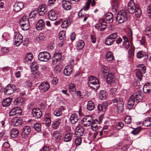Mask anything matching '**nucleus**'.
<instances>
[{"label":"nucleus","instance_id":"nucleus-1","mask_svg":"<svg viewBox=\"0 0 151 151\" xmlns=\"http://www.w3.org/2000/svg\"><path fill=\"white\" fill-rule=\"evenodd\" d=\"M106 19H101L99 21V23L96 24L95 27L98 30L102 31L105 29L106 27V20L108 21L109 23H111L113 21V14L111 13H108L106 14Z\"/></svg>","mask_w":151,"mask_h":151},{"label":"nucleus","instance_id":"nucleus-2","mask_svg":"<svg viewBox=\"0 0 151 151\" xmlns=\"http://www.w3.org/2000/svg\"><path fill=\"white\" fill-rule=\"evenodd\" d=\"M128 11L130 13H133L135 12L136 16L140 17L141 15V11L139 7V5L135 4L132 0H131L128 4Z\"/></svg>","mask_w":151,"mask_h":151},{"label":"nucleus","instance_id":"nucleus-3","mask_svg":"<svg viewBox=\"0 0 151 151\" xmlns=\"http://www.w3.org/2000/svg\"><path fill=\"white\" fill-rule=\"evenodd\" d=\"M88 84L89 87L93 89H97L99 86V83L98 79L93 76H91L88 78Z\"/></svg>","mask_w":151,"mask_h":151},{"label":"nucleus","instance_id":"nucleus-4","mask_svg":"<svg viewBox=\"0 0 151 151\" xmlns=\"http://www.w3.org/2000/svg\"><path fill=\"white\" fill-rule=\"evenodd\" d=\"M116 18V21L119 23H123L127 19V13L125 11H120L118 13Z\"/></svg>","mask_w":151,"mask_h":151},{"label":"nucleus","instance_id":"nucleus-5","mask_svg":"<svg viewBox=\"0 0 151 151\" xmlns=\"http://www.w3.org/2000/svg\"><path fill=\"white\" fill-rule=\"evenodd\" d=\"M117 36L116 32L112 33L106 38L105 43L107 45H111L115 41Z\"/></svg>","mask_w":151,"mask_h":151},{"label":"nucleus","instance_id":"nucleus-6","mask_svg":"<svg viewBox=\"0 0 151 151\" xmlns=\"http://www.w3.org/2000/svg\"><path fill=\"white\" fill-rule=\"evenodd\" d=\"M146 70L145 66L144 65H141L138 67L136 71V75L140 81L142 80L143 74L146 73Z\"/></svg>","mask_w":151,"mask_h":151},{"label":"nucleus","instance_id":"nucleus-7","mask_svg":"<svg viewBox=\"0 0 151 151\" xmlns=\"http://www.w3.org/2000/svg\"><path fill=\"white\" fill-rule=\"evenodd\" d=\"M50 58V54L47 52L46 51L40 53L38 55L39 60L42 61H47Z\"/></svg>","mask_w":151,"mask_h":151},{"label":"nucleus","instance_id":"nucleus-8","mask_svg":"<svg viewBox=\"0 0 151 151\" xmlns=\"http://www.w3.org/2000/svg\"><path fill=\"white\" fill-rule=\"evenodd\" d=\"M92 121V118L91 116H87L83 118L81 123L84 127H87L91 125Z\"/></svg>","mask_w":151,"mask_h":151},{"label":"nucleus","instance_id":"nucleus-9","mask_svg":"<svg viewBox=\"0 0 151 151\" xmlns=\"http://www.w3.org/2000/svg\"><path fill=\"white\" fill-rule=\"evenodd\" d=\"M16 90V87L14 85H9L5 88L4 92L6 94L9 95L12 94Z\"/></svg>","mask_w":151,"mask_h":151},{"label":"nucleus","instance_id":"nucleus-10","mask_svg":"<svg viewBox=\"0 0 151 151\" xmlns=\"http://www.w3.org/2000/svg\"><path fill=\"white\" fill-rule=\"evenodd\" d=\"M32 113L33 116L36 119L40 118L42 115L41 110L38 108H35L32 109Z\"/></svg>","mask_w":151,"mask_h":151},{"label":"nucleus","instance_id":"nucleus-11","mask_svg":"<svg viewBox=\"0 0 151 151\" xmlns=\"http://www.w3.org/2000/svg\"><path fill=\"white\" fill-rule=\"evenodd\" d=\"M14 37L15 44L17 46H19L22 42V36L19 33H15Z\"/></svg>","mask_w":151,"mask_h":151},{"label":"nucleus","instance_id":"nucleus-12","mask_svg":"<svg viewBox=\"0 0 151 151\" xmlns=\"http://www.w3.org/2000/svg\"><path fill=\"white\" fill-rule=\"evenodd\" d=\"M22 112V110L20 107H15L10 111L9 112V115L10 116H12L17 114L20 115Z\"/></svg>","mask_w":151,"mask_h":151},{"label":"nucleus","instance_id":"nucleus-13","mask_svg":"<svg viewBox=\"0 0 151 151\" xmlns=\"http://www.w3.org/2000/svg\"><path fill=\"white\" fill-rule=\"evenodd\" d=\"M134 97L136 102L138 103L141 101L143 98L142 91L139 90L136 92L134 95Z\"/></svg>","mask_w":151,"mask_h":151},{"label":"nucleus","instance_id":"nucleus-14","mask_svg":"<svg viewBox=\"0 0 151 151\" xmlns=\"http://www.w3.org/2000/svg\"><path fill=\"white\" fill-rule=\"evenodd\" d=\"M50 87V85L48 83L43 82L39 86V88L42 92H45L48 90Z\"/></svg>","mask_w":151,"mask_h":151},{"label":"nucleus","instance_id":"nucleus-15","mask_svg":"<svg viewBox=\"0 0 151 151\" xmlns=\"http://www.w3.org/2000/svg\"><path fill=\"white\" fill-rule=\"evenodd\" d=\"M23 123L22 120L17 117L13 118L11 120V124L14 127H19Z\"/></svg>","mask_w":151,"mask_h":151},{"label":"nucleus","instance_id":"nucleus-16","mask_svg":"<svg viewBox=\"0 0 151 151\" xmlns=\"http://www.w3.org/2000/svg\"><path fill=\"white\" fill-rule=\"evenodd\" d=\"M30 127L28 126H24L22 129V137L25 138L27 137L28 135L31 131Z\"/></svg>","mask_w":151,"mask_h":151},{"label":"nucleus","instance_id":"nucleus-17","mask_svg":"<svg viewBox=\"0 0 151 151\" xmlns=\"http://www.w3.org/2000/svg\"><path fill=\"white\" fill-rule=\"evenodd\" d=\"M13 6L14 11L16 12H18L23 8L24 4L22 2H17L14 4Z\"/></svg>","mask_w":151,"mask_h":151},{"label":"nucleus","instance_id":"nucleus-18","mask_svg":"<svg viewBox=\"0 0 151 151\" xmlns=\"http://www.w3.org/2000/svg\"><path fill=\"white\" fill-rule=\"evenodd\" d=\"M46 7V6L44 4L41 5L39 6L38 11L40 15L44 16L47 11Z\"/></svg>","mask_w":151,"mask_h":151},{"label":"nucleus","instance_id":"nucleus-19","mask_svg":"<svg viewBox=\"0 0 151 151\" xmlns=\"http://www.w3.org/2000/svg\"><path fill=\"white\" fill-rule=\"evenodd\" d=\"M48 18L51 21L55 20L57 19V14L56 12L53 10L50 11L48 14Z\"/></svg>","mask_w":151,"mask_h":151},{"label":"nucleus","instance_id":"nucleus-20","mask_svg":"<svg viewBox=\"0 0 151 151\" xmlns=\"http://www.w3.org/2000/svg\"><path fill=\"white\" fill-rule=\"evenodd\" d=\"M84 131L83 127L80 125L78 126L76 129L75 134L78 136L80 137L83 134Z\"/></svg>","mask_w":151,"mask_h":151},{"label":"nucleus","instance_id":"nucleus-21","mask_svg":"<svg viewBox=\"0 0 151 151\" xmlns=\"http://www.w3.org/2000/svg\"><path fill=\"white\" fill-rule=\"evenodd\" d=\"M71 0H63L62 4L63 8L65 9L69 10L71 8Z\"/></svg>","mask_w":151,"mask_h":151},{"label":"nucleus","instance_id":"nucleus-22","mask_svg":"<svg viewBox=\"0 0 151 151\" xmlns=\"http://www.w3.org/2000/svg\"><path fill=\"white\" fill-rule=\"evenodd\" d=\"M114 73L113 72L109 73L107 75L106 81L109 84H111L114 80Z\"/></svg>","mask_w":151,"mask_h":151},{"label":"nucleus","instance_id":"nucleus-23","mask_svg":"<svg viewBox=\"0 0 151 151\" xmlns=\"http://www.w3.org/2000/svg\"><path fill=\"white\" fill-rule=\"evenodd\" d=\"M45 26V23L42 19L39 20L36 24V28L38 30L43 29Z\"/></svg>","mask_w":151,"mask_h":151},{"label":"nucleus","instance_id":"nucleus-24","mask_svg":"<svg viewBox=\"0 0 151 151\" xmlns=\"http://www.w3.org/2000/svg\"><path fill=\"white\" fill-rule=\"evenodd\" d=\"M135 100L134 97V95H132L129 98L128 102V107L129 109L132 108L134 104Z\"/></svg>","mask_w":151,"mask_h":151},{"label":"nucleus","instance_id":"nucleus-25","mask_svg":"<svg viewBox=\"0 0 151 151\" xmlns=\"http://www.w3.org/2000/svg\"><path fill=\"white\" fill-rule=\"evenodd\" d=\"M143 90L144 93L147 94L151 92V83L145 84L143 86Z\"/></svg>","mask_w":151,"mask_h":151},{"label":"nucleus","instance_id":"nucleus-26","mask_svg":"<svg viewBox=\"0 0 151 151\" xmlns=\"http://www.w3.org/2000/svg\"><path fill=\"white\" fill-rule=\"evenodd\" d=\"M12 99L11 98H7L3 99L2 101V105L3 107L9 106L11 104Z\"/></svg>","mask_w":151,"mask_h":151},{"label":"nucleus","instance_id":"nucleus-27","mask_svg":"<svg viewBox=\"0 0 151 151\" xmlns=\"http://www.w3.org/2000/svg\"><path fill=\"white\" fill-rule=\"evenodd\" d=\"M72 70L73 69L71 66L67 65L64 70L63 73L65 75L69 76L72 72Z\"/></svg>","mask_w":151,"mask_h":151},{"label":"nucleus","instance_id":"nucleus-28","mask_svg":"<svg viewBox=\"0 0 151 151\" xmlns=\"http://www.w3.org/2000/svg\"><path fill=\"white\" fill-rule=\"evenodd\" d=\"M61 58V55L60 53H55L52 59V61L54 63H57L60 61Z\"/></svg>","mask_w":151,"mask_h":151},{"label":"nucleus","instance_id":"nucleus-29","mask_svg":"<svg viewBox=\"0 0 151 151\" xmlns=\"http://www.w3.org/2000/svg\"><path fill=\"white\" fill-rule=\"evenodd\" d=\"M33 58V56L32 54L31 53H28L25 56L24 59V62L27 63H30Z\"/></svg>","mask_w":151,"mask_h":151},{"label":"nucleus","instance_id":"nucleus-30","mask_svg":"<svg viewBox=\"0 0 151 151\" xmlns=\"http://www.w3.org/2000/svg\"><path fill=\"white\" fill-rule=\"evenodd\" d=\"M24 101V99L22 97H18L14 101V104L16 105L19 106L22 105Z\"/></svg>","mask_w":151,"mask_h":151},{"label":"nucleus","instance_id":"nucleus-31","mask_svg":"<svg viewBox=\"0 0 151 151\" xmlns=\"http://www.w3.org/2000/svg\"><path fill=\"white\" fill-rule=\"evenodd\" d=\"M124 103L122 99H120L119 100L118 103L117 104V108L118 111H122L124 109Z\"/></svg>","mask_w":151,"mask_h":151},{"label":"nucleus","instance_id":"nucleus-32","mask_svg":"<svg viewBox=\"0 0 151 151\" xmlns=\"http://www.w3.org/2000/svg\"><path fill=\"white\" fill-rule=\"evenodd\" d=\"M70 122L72 124H75L78 120L77 115L76 114H72L70 117Z\"/></svg>","mask_w":151,"mask_h":151},{"label":"nucleus","instance_id":"nucleus-33","mask_svg":"<svg viewBox=\"0 0 151 151\" xmlns=\"http://www.w3.org/2000/svg\"><path fill=\"white\" fill-rule=\"evenodd\" d=\"M72 138V135L70 133H67L65 134L63 140L65 142H70L71 141Z\"/></svg>","mask_w":151,"mask_h":151},{"label":"nucleus","instance_id":"nucleus-34","mask_svg":"<svg viewBox=\"0 0 151 151\" xmlns=\"http://www.w3.org/2000/svg\"><path fill=\"white\" fill-rule=\"evenodd\" d=\"M64 110V108L63 107L54 110L53 114L56 116H59L61 115L62 114V111Z\"/></svg>","mask_w":151,"mask_h":151},{"label":"nucleus","instance_id":"nucleus-35","mask_svg":"<svg viewBox=\"0 0 151 151\" xmlns=\"http://www.w3.org/2000/svg\"><path fill=\"white\" fill-rule=\"evenodd\" d=\"M85 43L82 40H81L77 42L76 47L78 50L82 49L84 47Z\"/></svg>","mask_w":151,"mask_h":151},{"label":"nucleus","instance_id":"nucleus-36","mask_svg":"<svg viewBox=\"0 0 151 151\" xmlns=\"http://www.w3.org/2000/svg\"><path fill=\"white\" fill-rule=\"evenodd\" d=\"M19 133V131L17 129L13 128L12 129L10 132V134L12 137L16 138L18 136Z\"/></svg>","mask_w":151,"mask_h":151},{"label":"nucleus","instance_id":"nucleus-37","mask_svg":"<svg viewBox=\"0 0 151 151\" xmlns=\"http://www.w3.org/2000/svg\"><path fill=\"white\" fill-rule=\"evenodd\" d=\"M107 96V93L105 90H101L99 94V97L101 100L105 99Z\"/></svg>","mask_w":151,"mask_h":151},{"label":"nucleus","instance_id":"nucleus-38","mask_svg":"<svg viewBox=\"0 0 151 151\" xmlns=\"http://www.w3.org/2000/svg\"><path fill=\"white\" fill-rule=\"evenodd\" d=\"M86 9L85 6L83 8V9L81 10L78 12V16L80 19H83V18L86 15L84 11Z\"/></svg>","mask_w":151,"mask_h":151},{"label":"nucleus","instance_id":"nucleus-39","mask_svg":"<svg viewBox=\"0 0 151 151\" xmlns=\"http://www.w3.org/2000/svg\"><path fill=\"white\" fill-rule=\"evenodd\" d=\"M95 107V105L94 103L91 101L88 102L87 106V109L88 110L92 111L93 110Z\"/></svg>","mask_w":151,"mask_h":151},{"label":"nucleus","instance_id":"nucleus-40","mask_svg":"<svg viewBox=\"0 0 151 151\" xmlns=\"http://www.w3.org/2000/svg\"><path fill=\"white\" fill-rule=\"evenodd\" d=\"M106 58L108 61H111L114 58L112 53L110 52H108L106 55Z\"/></svg>","mask_w":151,"mask_h":151},{"label":"nucleus","instance_id":"nucleus-41","mask_svg":"<svg viewBox=\"0 0 151 151\" xmlns=\"http://www.w3.org/2000/svg\"><path fill=\"white\" fill-rule=\"evenodd\" d=\"M151 124V117H149L145 120L142 123V124L145 127H149Z\"/></svg>","mask_w":151,"mask_h":151},{"label":"nucleus","instance_id":"nucleus-42","mask_svg":"<svg viewBox=\"0 0 151 151\" xmlns=\"http://www.w3.org/2000/svg\"><path fill=\"white\" fill-rule=\"evenodd\" d=\"M60 121V119H58L53 122L52 125V128L54 129H57L61 123Z\"/></svg>","mask_w":151,"mask_h":151},{"label":"nucleus","instance_id":"nucleus-43","mask_svg":"<svg viewBox=\"0 0 151 151\" xmlns=\"http://www.w3.org/2000/svg\"><path fill=\"white\" fill-rule=\"evenodd\" d=\"M26 21L28 22H29L28 18L27 17L24 16H23L20 21V26L24 25V24H26Z\"/></svg>","mask_w":151,"mask_h":151},{"label":"nucleus","instance_id":"nucleus-44","mask_svg":"<svg viewBox=\"0 0 151 151\" xmlns=\"http://www.w3.org/2000/svg\"><path fill=\"white\" fill-rule=\"evenodd\" d=\"M70 24V22L69 20H66L63 22L61 25V27L62 28H66Z\"/></svg>","mask_w":151,"mask_h":151},{"label":"nucleus","instance_id":"nucleus-45","mask_svg":"<svg viewBox=\"0 0 151 151\" xmlns=\"http://www.w3.org/2000/svg\"><path fill=\"white\" fill-rule=\"evenodd\" d=\"M135 50L134 47L132 45L131 48L129 49L128 51L129 54L128 57L130 58L133 55Z\"/></svg>","mask_w":151,"mask_h":151},{"label":"nucleus","instance_id":"nucleus-46","mask_svg":"<svg viewBox=\"0 0 151 151\" xmlns=\"http://www.w3.org/2000/svg\"><path fill=\"white\" fill-rule=\"evenodd\" d=\"M68 88L69 89L70 92H73L76 91L75 85L73 84L70 83L68 85Z\"/></svg>","mask_w":151,"mask_h":151},{"label":"nucleus","instance_id":"nucleus-47","mask_svg":"<svg viewBox=\"0 0 151 151\" xmlns=\"http://www.w3.org/2000/svg\"><path fill=\"white\" fill-rule=\"evenodd\" d=\"M45 121L46 122L45 123L47 127H49L50 125L51 120V119L48 116H45L44 118Z\"/></svg>","mask_w":151,"mask_h":151},{"label":"nucleus","instance_id":"nucleus-48","mask_svg":"<svg viewBox=\"0 0 151 151\" xmlns=\"http://www.w3.org/2000/svg\"><path fill=\"white\" fill-rule=\"evenodd\" d=\"M60 133L58 131H55L53 133V136L56 139H60Z\"/></svg>","mask_w":151,"mask_h":151},{"label":"nucleus","instance_id":"nucleus-49","mask_svg":"<svg viewBox=\"0 0 151 151\" xmlns=\"http://www.w3.org/2000/svg\"><path fill=\"white\" fill-rule=\"evenodd\" d=\"M101 71L104 75H106V73H109V70L106 66H103L101 68Z\"/></svg>","mask_w":151,"mask_h":151},{"label":"nucleus","instance_id":"nucleus-50","mask_svg":"<svg viewBox=\"0 0 151 151\" xmlns=\"http://www.w3.org/2000/svg\"><path fill=\"white\" fill-rule=\"evenodd\" d=\"M21 27L22 29L24 30H27L29 28V22H28L27 21H26V24L24 25H21Z\"/></svg>","mask_w":151,"mask_h":151},{"label":"nucleus","instance_id":"nucleus-51","mask_svg":"<svg viewBox=\"0 0 151 151\" xmlns=\"http://www.w3.org/2000/svg\"><path fill=\"white\" fill-rule=\"evenodd\" d=\"M82 142V139L81 137H78L76 138L75 140V143L77 146L80 145Z\"/></svg>","mask_w":151,"mask_h":151},{"label":"nucleus","instance_id":"nucleus-52","mask_svg":"<svg viewBox=\"0 0 151 151\" xmlns=\"http://www.w3.org/2000/svg\"><path fill=\"white\" fill-rule=\"evenodd\" d=\"M141 130L140 127H139L137 128L134 129V130L132 131L131 133H132L134 135H136L138 134Z\"/></svg>","mask_w":151,"mask_h":151},{"label":"nucleus","instance_id":"nucleus-53","mask_svg":"<svg viewBox=\"0 0 151 151\" xmlns=\"http://www.w3.org/2000/svg\"><path fill=\"white\" fill-rule=\"evenodd\" d=\"M124 121L125 123L127 124H130L132 122L131 117L129 116H127L125 117Z\"/></svg>","mask_w":151,"mask_h":151},{"label":"nucleus","instance_id":"nucleus-54","mask_svg":"<svg viewBox=\"0 0 151 151\" xmlns=\"http://www.w3.org/2000/svg\"><path fill=\"white\" fill-rule=\"evenodd\" d=\"M145 33L146 35L149 37H151V28L147 27L145 29Z\"/></svg>","mask_w":151,"mask_h":151},{"label":"nucleus","instance_id":"nucleus-55","mask_svg":"<svg viewBox=\"0 0 151 151\" xmlns=\"http://www.w3.org/2000/svg\"><path fill=\"white\" fill-rule=\"evenodd\" d=\"M34 127L35 129L38 132L41 130V125L39 123L35 124L34 125Z\"/></svg>","mask_w":151,"mask_h":151},{"label":"nucleus","instance_id":"nucleus-56","mask_svg":"<svg viewBox=\"0 0 151 151\" xmlns=\"http://www.w3.org/2000/svg\"><path fill=\"white\" fill-rule=\"evenodd\" d=\"M31 70L32 71L35 72L37 71L38 68V65L35 63L33 64L31 66Z\"/></svg>","mask_w":151,"mask_h":151},{"label":"nucleus","instance_id":"nucleus-57","mask_svg":"<svg viewBox=\"0 0 151 151\" xmlns=\"http://www.w3.org/2000/svg\"><path fill=\"white\" fill-rule=\"evenodd\" d=\"M45 39V37L44 36L39 35L36 37V40L37 41L41 42L43 41Z\"/></svg>","mask_w":151,"mask_h":151},{"label":"nucleus","instance_id":"nucleus-58","mask_svg":"<svg viewBox=\"0 0 151 151\" xmlns=\"http://www.w3.org/2000/svg\"><path fill=\"white\" fill-rule=\"evenodd\" d=\"M145 53L143 51H139L137 54V58H140L144 56Z\"/></svg>","mask_w":151,"mask_h":151},{"label":"nucleus","instance_id":"nucleus-59","mask_svg":"<svg viewBox=\"0 0 151 151\" xmlns=\"http://www.w3.org/2000/svg\"><path fill=\"white\" fill-rule=\"evenodd\" d=\"M65 32L64 31H61L59 33L60 39L62 40L65 37Z\"/></svg>","mask_w":151,"mask_h":151},{"label":"nucleus","instance_id":"nucleus-60","mask_svg":"<svg viewBox=\"0 0 151 151\" xmlns=\"http://www.w3.org/2000/svg\"><path fill=\"white\" fill-rule=\"evenodd\" d=\"M122 45L123 47L126 49H128L129 47V41L123 42Z\"/></svg>","mask_w":151,"mask_h":151},{"label":"nucleus","instance_id":"nucleus-61","mask_svg":"<svg viewBox=\"0 0 151 151\" xmlns=\"http://www.w3.org/2000/svg\"><path fill=\"white\" fill-rule=\"evenodd\" d=\"M124 125V124L122 122H119L116 125V128L118 129H120L123 127Z\"/></svg>","mask_w":151,"mask_h":151},{"label":"nucleus","instance_id":"nucleus-62","mask_svg":"<svg viewBox=\"0 0 151 151\" xmlns=\"http://www.w3.org/2000/svg\"><path fill=\"white\" fill-rule=\"evenodd\" d=\"M62 68L61 66L57 65L55 67V70L57 72H60Z\"/></svg>","mask_w":151,"mask_h":151},{"label":"nucleus","instance_id":"nucleus-63","mask_svg":"<svg viewBox=\"0 0 151 151\" xmlns=\"http://www.w3.org/2000/svg\"><path fill=\"white\" fill-rule=\"evenodd\" d=\"M9 51V49L6 47L2 48L1 49V52L3 53H6Z\"/></svg>","mask_w":151,"mask_h":151},{"label":"nucleus","instance_id":"nucleus-64","mask_svg":"<svg viewBox=\"0 0 151 151\" xmlns=\"http://www.w3.org/2000/svg\"><path fill=\"white\" fill-rule=\"evenodd\" d=\"M49 148L48 146H44L40 151H49Z\"/></svg>","mask_w":151,"mask_h":151}]
</instances>
